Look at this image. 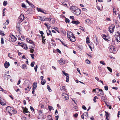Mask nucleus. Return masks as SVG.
Segmentation results:
<instances>
[{"label":"nucleus","instance_id":"nucleus-1","mask_svg":"<svg viewBox=\"0 0 120 120\" xmlns=\"http://www.w3.org/2000/svg\"><path fill=\"white\" fill-rule=\"evenodd\" d=\"M67 36L68 39L71 41L74 42L76 41L75 37L72 33L69 31L67 32Z\"/></svg>","mask_w":120,"mask_h":120},{"label":"nucleus","instance_id":"nucleus-2","mask_svg":"<svg viewBox=\"0 0 120 120\" xmlns=\"http://www.w3.org/2000/svg\"><path fill=\"white\" fill-rule=\"evenodd\" d=\"M5 109H6L7 112L9 113L10 116H11L12 114H14L16 112L15 109L10 106L6 107Z\"/></svg>","mask_w":120,"mask_h":120},{"label":"nucleus","instance_id":"nucleus-3","mask_svg":"<svg viewBox=\"0 0 120 120\" xmlns=\"http://www.w3.org/2000/svg\"><path fill=\"white\" fill-rule=\"evenodd\" d=\"M115 39L117 42H120V34L118 32L115 33Z\"/></svg>","mask_w":120,"mask_h":120},{"label":"nucleus","instance_id":"nucleus-4","mask_svg":"<svg viewBox=\"0 0 120 120\" xmlns=\"http://www.w3.org/2000/svg\"><path fill=\"white\" fill-rule=\"evenodd\" d=\"M44 24L45 25L47 26V29L48 30L50 29V28H51L50 29H54L55 30H57L58 29V28L56 27H51L48 23H44Z\"/></svg>","mask_w":120,"mask_h":120},{"label":"nucleus","instance_id":"nucleus-5","mask_svg":"<svg viewBox=\"0 0 120 120\" xmlns=\"http://www.w3.org/2000/svg\"><path fill=\"white\" fill-rule=\"evenodd\" d=\"M24 16V15L23 14H22L20 15L18 19V21L19 22H21L24 20L25 18Z\"/></svg>","mask_w":120,"mask_h":120},{"label":"nucleus","instance_id":"nucleus-6","mask_svg":"<svg viewBox=\"0 0 120 120\" xmlns=\"http://www.w3.org/2000/svg\"><path fill=\"white\" fill-rule=\"evenodd\" d=\"M9 39L10 41L12 42H15L17 39L13 35H10L9 36Z\"/></svg>","mask_w":120,"mask_h":120},{"label":"nucleus","instance_id":"nucleus-7","mask_svg":"<svg viewBox=\"0 0 120 120\" xmlns=\"http://www.w3.org/2000/svg\"><path fill=\"white\" fill-rule=\"evenodd\" d=\"M109 50L110 52L112 53H114L116 52V50L114 47L111 46L109 48Z\"/></svg>","mask_w":120,"mask_h":120},{"label":"nucleus","instance_id":"nucleus-8","mask_svg":"<svg viewBox=\"0 0 120 120\" xmlns=\"http://www.w3.org/2000/svg\"><path fill=\"white\" fill-rule=\"evenodd\" d=\"M35 47L34 44H32V45H30L29 46V49H30V52L33 53L34 52V49Z\"/></svg>","mask_w":120,"mask_h":120},{"label":"nucleus","instance_id":"nucleus-9","mask_svg":"<svg viewBox=\"0 0 120 120\" xmlns=\"http://www.w3.org/2000/svg\"><path fill=\"white\" fill-rule=\"evenodd\" d=\"M62 96L63 97V98L64 100H67L69 98V96L68 95L65 93H64L62 94Z\"/></svg>","mask_w":120,"mask_h":120},{"label":"nucleus","instance_id":"nucleus-10","mask_svg":"<svg viewBox=\"0 0 120 120\" xmlns=\"http://www.w3.org/2000/svg\"><path fill=\"white\" fill-rule=\"evenodd\" d=\"M80 12L81 11L78 8L77 9L75 10V11L73 12V13L76 15H78L80 14Z\"/></svg>","mask_w":120,"mask_h":120},{"label":"nucleus","instance_id":"nucleus-11","mask_svg":"<svg viewBox=\"0 0 120 120\" xmlns=\"http://www.w3.org/2000/svg\"><path fill=\"white\" fill-rule=\"evenodd\" d=\"M3 76L4 77V79L8 80L10 79L11 77V76L9 75H7L6 74H4Z\"/></svg>","mask_w":120,"mask_h":120},{"label":"nucleus","instance_id":"nucleus-12","mask_svg":"<svg viewBox=\"0 0 120 120\" xmlns=\"http://www.w3.org/2000/svg\"><path fill=\"white\" fill-rule=\"evenodd\" d=\"M6 103V102L4 99L2 98L0 100V104L3 105H5Z\"/></svg>","mask_w":120,"mask_h":120},{"label":"nucleus","instance_id":"nucleus-13","mask_svg":"<svg viewBox=\"0 0 120 120\" xmlns=\"http://www.w3.org/2000/svg\"><path fill=\"white\" fill-rule=\"evenodd\" d=\"M78 8L77 7L74 6H72L70 8V9L71 10L72 12L73 13L76 9Z\"/></svg>","mask_w":120,"mask_h":120},{"label":"nucleus","instance_id":"nucleus-14","mask_svg":"<svg viewBox=\"0 0 120 120\" xmlns=\"http://www.w3.org/2000/svg\"><path fill=\"white\" fill-rule=\"evenodd\" d=\"M4 66L5 68H7L8 67L10 66V64L9 62H7L6 61L4 64Z\"/></svg>","mask_w":120,"mask_h":120},{"label":"nucleus","instance_id":"nucleus-15","mask_svg":"<svg viewBox=\"0 0 120 120\" xmlns=\"http://www.w3.org/2000/svg\"><path fill=\"white\" fill-rule=\"evenodd\" d=\"M115 27L114 25L112 24L111 25L109 26L108 29L109 30H114Z\"/></svg>","mask_w":120,"mask_h":120},{"label":"nucleus","instance_id":"nucleus-16","mask_svg":"<svg viewBox=\"0 0 120 120\" xmlns=\"http://www.w3.org/2000/svg\"><path fill=\"white\" fill-rule=\"evenodd\" d=\"M18 40H19L23 41L24 39L23 38V36H21L20 35H18Z\"/></svg>","mask_w":120,"mask_h":120},{"label":"nucleus","instance_id":"nucleus-17","mask_svg":"<svg viewBox=\"0 0 120 120\" xmlns=\"http://www.w3.org/2000/svg\"><path fill=\"white\" fill-rule=\"evenodd\" d=\"M26 2L28 4H29V5L30 6H31L32 8H35V6L33 4H32L31 3H30V2H29L28 0H26Z\"/></svg>","mask_w":120,"mask_h":120},{"label":"nucleus","instance_id":"nucleus-18","mask_svg":"<svg viewBox=\"0 0 120 120\" xmlns=\"http://www.w3.org/2000/svg\"><path fill=\"white\" fill-rule=\"evenodd\" d=\"M98 96H100L103 95V91L102 89H101L98 92Z\"/></svg>","mask_w":120,"mask_h":120},{"label":"nucleus","instance_id":"nucleus-19","mask_svg":"<svg viewBox=\"0 0 120 120\" xmlns=\"http://www.w3.org/2000/svg\"><path fill=\"white\" fill-rule=\"evenodd\" d=\"M48 20L47 21H50V23H51L52 24L54 23L55 22V21L54 20V19H49L47 18Z\"/></svg>","mask_w":120,"mask_h":120},{"label":"nucleus","instance_id":"nucleus-20","mask_svg":"<svg viewBox=\"0 0 120 120\" xmlns=\"http://www.w3.org/2000/svg\"><path fill=\"white\" fill-rule=\"evenodd\" d=\"M37 83L34 82L33 83V90H35L36 89L37 87Z\"/></svg>","mask_w":120,"mask_h":120},{"label":"nucleus","instance_id":"nucleus-21","mask_svg":"<svg viewBox=\"0 0 120 120\" xmlns=\"http://www.w3.org/2000/svg\"><path fill=\"white\" fill-rule=\"evenodd\" d=\"M61 90L63 91H66V89L64 86H61L60 87Z\"/></svg>","mask_w":120,"mask_h":120},{"label":"nucleus","instance_id":"nucleus-22","mask_svg":"<svg viewBox=\"0 0 120 120\" xmlns=\"http://www.w3.org/2000/svg\"><path fill=\"white\" fill-rule=\"evenodd\" d=\"M27 65L25 64H23L22 65V69H27Z\"/></svg>","mask_w":120,"mask_h":120},{"label":"nucleus","instance_id":"nucleus-23","mask_svg":"<svg viewBox=\"0 0 120 120\" xmlns=\"http://www.w3.org/2000/svg\"><path fill=\"white\" fill-rule=\"evenodd\" d=\"M37 9L38 11L40 12L43 13H45L44 10L41 9L40 8H37Z\"/></svg>","mask_w":120,"mask_h":120},{"label":"nucleus","instance_id":"nucleus-24","mask_svg":"<svg viewBox=\"0 0 120 120\" xmlns=\"http://www.w3.org/2000/svg\"><path fill=\"white\" fill-rule=\"evenodd\" d=\"M72 23L75 24L76 25H77L79 24L80 22L78 21H73L71 22Z\"/></svg>","mask_w":120,"mask_h":120},{"label":"nucleus","instance_id":"nucleus-25","mask_svg":"<svg viewBox=\"0 0 120 120\" xmlns=\"http://www.w3.org/2000/svg\"><path fill=\"white\" fill-rule=\"evenodd\" d=\"M59 63L61 65H62L65 63V61L63 60V59H61L59 61Z\"/></svg>","mask_w":120,"mask_h":120},{"label":"nucleus","instance_id":"nucleus-26","mask_svg":"<svg viewBox=\"0 0 120 120\" xmlns=\"http://www.w3.org/2000/svg\"><path fill=\"white\" fill-rule=\"evenodd\" d=\"M40 33L41 35V36L43 38H45V36L44 34L42 31H40Z\"/></svg>","mask_w":120,"mask_h":120},{"label":"nucleus","instance_id":"nucleus-27","mask_svg":"<svg viewBox=\"0 0 120 120\" xmlns=\"http://www.w3.org/2000/svg\"><path fill=\"white\" fill-rule=\"evenodd\" d=\"M85 23L88 24H91L90 20L89 19H87L85 20Z\"/></svg>","mask_w":120,"mask_h":120},{"label":"nucleus","instance_id":"nucleus-28","mask_svg":"<svg viewBox=\"0 0 120 120\" xmlns=\"http://www.w3.org/2000/svg\"><path fill=\"white\" fill-rule=\"evenodd\" d=\"M47 33L48 35H50L52 36V33L50 30H46Z\"/></svg>","mask_w":120,"mask_h":120},{"label":"nucleus","instance_id":"nucleus-29","mask_svg":"<svg viewBox=\"0 0 120 120\" xmlns=\"http://www.w3.org/2000/svg\"><path fill=\"white\" fill-rule=\"evenodd\" d=\"M83 49V47L82 46L80 45L78 47V49L79 50H82Z\"/></svg>","mask_w":120,"mask_h":120},{"label":"nucleus","instance_id":"nucleus-30","mask_svg":"<svg viewBox=\"0 0 120 120\" xmlns=\"http://www.w3.org/2000/svg\"><path fill=\"white\" fill-rule=\"evenodd\" d=\"M27 41L30 43L31 44H34L32 40L28 39L27 40Z\"/></svg>","mask_w":120,"mask_h":120},{"label":"nucleus","instance_id":"nucleus-31","mask_svg":"<svg viewBox=\"0 0 120 120\" xmlns=\"http://www.w3.org/2000/svg\"><path fill=\"white\" fill-rule=\"evenodd\" d=\"M89 39L88 37H87L86 38V42L87 44L90 43Z\"/></svg>","mask_w":120,"mask_h":120},{"label":"nucleus","instance_id":"nucleus-32","mask_svg":"<svg viewBox=\"0 0 120 120\" xmlns=\"http://www.w3.org/2000/svg\"><path fill=\"white\" fill-rule=\"evenodd\" d=\"M23 111L24 112H25L26 113H28L29 112L28 111V109L27 108H25L23 109Z\"/></svg>","mask_w":120,"mask_h":120},{"label":"nucleus","instance_id":"nucleus-33","mask_svg":"<svg viewBox=\"0 0 120 120\" xmlns=\"http://www.w3.org/2000/svg\"><path fill=\"white\" fill-rule=\"evenodd\" d=\"M88 112H85L84 113L82 114L84 115V116H86V117H88V115H87Z\"/></svg>","mask_w":120,"mask_h":120},{"label":"nucleus","instance_id":"nucleus-34","mask_svg":"<svg viewBox=\"0 0 120 120\" xmlns=\"http://www.w3.org/2000/svg\"><path fill=\"white\" fill-rule=\"evenodd\" d=\"M47 117L49 120H53L52 116L50 115H48L47 116Z\"/></svg>","mask_w":120,"mask_h":120},{"label":"nucleus","instance_id":"nucleus-35","mask_svg":"<svg viewBox=\"0 0 120 120\" xmlns=\"http://www.w3.org/2000/svg\"><path fill=\"white\" fill-rule=\"evenodd\" d=\"M105 113L106 114L105 116H106L109 117V114L108 113V112L105 111Z\"/></svg>","mask_w":120,"mask_h":120},{"label":"nucleus","instance_id":"nucleus-36","mask_svg":"<svg viewBox=\"0 0 120 120\" xmlns=\"http://www.w3.org/2000/svg\"><path fill=\"white\" fill-rule=\"evenodd\" d=\"M46 81L45 80H42L41 81V84L42 85H44L46 83Z\"/></svg>","mask_w":120,"mask_h":120},{"label":"nucleus","instance_id":"nucleus-37","mask_svg":"<svg viewBox=\"0 0 120 120\" xmlns=\"http://www.w3.org/2000/svg\"><path fill=\"white\" fill-rule=\"evenodd\" d=\"M102 36L103 39L105 40H107V39H106V35L105 34H102Z\"/></svg>","mask_w":120,"mask_h":120},{"label":"nucleus","instance_id":"nucleus-38","mask_svg":"<svg viewBox=\"0 0 120 120\" xmlns=\"http://www.w3.org/2000/svg\"><path fill=\"white\" fill-rule=\"evenodd\" d=\"M47 88L48 89V90L49 92H51L52 91V90L50 88V86L49 85H48L47 86Z\"/></svg>","mask_w":120,"mask_h":120},{"label":"nucleus","instance_id":"nucleus-39","mask_svg":"<svg viewBox=\"0 0 120 120\" xmlns=\"http://www.w3.org/2000/svg\"><path fill=\"white\" fill-rule=\"evenodd\" d=\"M48 108L49 109L50 111L52 110H53V108L50 106H48Z\"/></svg>","mask_w":120,"mask_h":120},{"label":"nucleus","instance_id":"nucleus-40","mask_svg":"<svg viewBox=\"0 0 120 120\" xmlns=\"http://www.w3.org/2000/svg\"><path fill=\"white\" fill-rule=\"evenodd\" d=\"M107 68L110 72H112V69L111 68L109 67H107Z\"/></svg>","mask_w":120,"mask_h":120},{"label":"nucleus","instance_id":"nucleus-41","mask_svg":"<svg viewBox=\"0 0 120 120\" xmlns=\"http://www.w3.org/2000/svg\"><path fill=\"white\" fill-rule=\"evenodd\" d=\"M62 31H61V34H66V32L65 30H62Z\"/></svg>","mask_w":120,"mask_h":120},{"label":"nucleus","instance_id":"nucleus-42","mask_svg":"<svg viewBox=\"0 0 120 120\" xmlns=\"http://www.w3.org/2000/svg\"><path fill=\"white\" fill-rule=\"evenodd\" d=\"M1 44H3L4 43V40L3 39V37H2L1 38Z\"/></svg>","mask_w":120,"mask_h":120},{"label":"nucleus","instance_id":"nucleus-43","mask_svg":"<svg viewBox=\"0 0 120 120\" xmlns=\"http://www.w3.org/2000/svg\"><path fill=\"white\" fill-rule=\"evenodd\" d=\"M65 21L67 23H69L70 22L69 20L67 18H65Z\"/></svg>","mask_w":120,"mask_h":120},{"label":"nucleus","instance_id":"nucleus-44","mask_svg":"<svg viewBox=\"0 0 120 120\" xmlns=\"http://www.w3.org/2000/svg\"><path fill=\"white\" fill-rule=\"evenodd\" d=\"M22 6L23 8H26V6L25 4L23 3L22 4Z\"/></svg>","mask_w":120,"mask_h":120},{"label":"nucleus","instance_id":"nucleus-45","mask_svg":"<svg viewBox=\"0 0 120 120\" xmlns=\"http://www.w3.org/2000/svg\"><path fill=\"white\" fill-rule=\"evenodd\" d=\"M8 3L7 1H4L3 3V5L4 6H6L7 4Z\"/></svg>","mask_w":120,"mask_h":120},{"label":"nucleus","instance_id":"nucleus-46","mask_svg":"<svg viewBox=\"0 0 120 120\" xmlns=\"http://www.w3.org/2000/svg\"><path fill=\"white\" fill-rule=\"evenodd\" d=\"M35 64V63L33 61L31 62L30 64L31 66L32 67H33L34 65Z\"/></svg>","mask_w":120,"mask_h":120},{"label":"nucleus","instance_id":"nucleus-47","mask_svg":"<svg viewBox=\"0 0 120 120\" xmlns=\"http://www.w3.org/2000/svg\"><path fill=\"white\" fill-rule=\"evenodd\" d=\"M69 77L68 76H66V81L67 82H68L69 81Z\"/></svg>","mask_w":120,"mask_h":120},{"label":"nucleus","instance_id":"nucleus-48","mask_svg":"<svg viewBox=\"0 0 120 120\" xmlns=\"http://www.w3.org/2000/svg\"><path fill=\"white\" fill-rule=\"evenodd\" d=\"M62 72L63 73V74L64 75L66 76H68V74L67 73H65L64 71H62Z\"/></svg>","mask_w":120,"mask_h":120},{"label":"nucleus","instance_id":"nucleus-49","mask_svg":"<svg viewBox=\"0 0 120 120\" xmlns=\"http://www.w3.org/2000/svg\"><path fill=\"white\" fill-rule=\"evenodd\" d=\"M87 54L88 55V56H90V57L91 58L92 57V55L91 53H88Z\"/></svg>","mask_w":120,"mask_h":120},{"label":"nucleus","instance_id":"nucleus-50","mask_svg":"<svg viewBox=\"0 0 120 120\" xmlns=\"http://www.w3.org/2000/svg\"><path fill=\"white\" fill-rule=\"evenodd\" d=\"M86 62L87 64H90V61L88 59H86Z\"/></svg>","mask_w":120,"mask_h":120},{"label":"nucleus","instance_id":"nucleus-51","mask_svg":"<svg viewBox=\"0 0 120 120\" xmlns=\"http://www.w3.org/2000/svg\"><path fill=\"white\" fill-rule=\"evenodd\" d=\"M0 34L1 35L3 36H5V34L3 32H0Z\"/></svg>","mask_w":120,"mask_h":120},{"label":"nucleus","instance_id":"nucleus-52","mask_svg":"<svg viewBox=\"0 0 120 120\" xmlns=\"http://www.w3.org/2000/svg\"><path fill=\"white\" fill-rule=\"evenodd\" d=\"M100 63L101 64H102L103 65H105V63L104 62V61H101L100 62Z\"/></svg>","mask_w":120,"mask_h":120},{"label":"nucleus","instance_id":"nucleus-53","mask_svg":"<svg viewBox=\"0 0 120 120\" xmlns=\"http://www.w3.org/2000/svg\"><path fill=\"white\" fill-rule=\"evenodd\" d=\"M104 88L106 90H108V87L107 86H104Z\"/></svg>","mask_w":120,"mask_h":120},{"label":"nucleus","instance_id":"nucleus-54","mask_svg":"<svg viewBox=\"0 0 120 120\" xmlns=\"http://www.w3.org/2000/svg\"><path fill=\"white\" fill-rule=\"evenodd\" d=\"M37 68L38 67H37V65H36V66H35L34 68V69H35L36 72H37Z\"/></svg>","mask_w":120,"mask_h":120},{"label":"nucleus","instance_id":"nucleus-55","mask_svg":"<svg viewBox=\"0 0 120 120\" xmlns=\"http://www.w3.org/2000/svg\"><path fill=\"white\" fill-rule=\"evenodd\" d=\"M59 117V116L58 115L55 116V120H58Z\"/></svg>","mask_w":120,"mask_h":120},{"label":"nucleus","instance_id":"nucleus-56","mask_svg":"<svg viewBox=\"0 0 120 120\" xmlns=\"http://www.w3.org/2000/svg\"><path fill=\"white\" fill-rule=\"evenodd\" d=\"M61 42L62 43V44L64 46H67L66 45V44L65 43H64V41H61Z\"/></svg>","mask_w":120,"mask_h":120},{"label":"nucleus","instance_id":"nucleus-57","mask_svg":"<svg viewBox=\"0 0 120 120\" xmlns=\"http://www.w3.org/2000/svg\"><path fill=\"white\" fill-rule=\"evenodd\" d=\"M82 108L84 110L86 109V107L84 105H83L82 106Z\"/></svg>","mask_w":120,"mask_h":120},{"label":"nucleus","instance_id":"nucleus-58","mask_svg":"<svg viewBox=\"0 0 120 120\" xmlns=\"http://www.w3.org/2000/svg\"><path fill=\"white\" fill-rule=\"evenodd\" d=\"M40 17L41 18V20L42 21H47V20H48L47 19H42L41 17Z\"/></svg>","mask_w":120,"mask_h":120},{"label":"nucleus","instance_id":"nucleus-59","mask_svg":"<svg viewBox=\"0 0 120 120\" xmlns=\"http://www.w3.org/2000/svg\"><path fill=\"white\" fill-rule=\"evenodd\" d=\"M16 91L17 92L18 94H20V90L19 89H17L16 90Z\"/></svg>","mask_w":120,"mask_h":120},{"label":"nucleus","instance_id":"nucleus-60","mask_svg":"<svg viewBox=\"0 0 120 120\" xmlns=\"http://www.w3.org/2000/svg\"><path fill=\"white\" fill-rule=\"evenodd\" d=\"M97 8L98 10H100V11H101L100 9V7L98 5L97 6Z\"/></svg>","mask_w":120,"mask_h":120},{"label":"nucleus","instance_id":"nucleus-61","mask_svg":"<svg viewBox=\"0 0 120 120\" xmlns=\"http://www.w3.org/2000/svg\"><path fill=\"white\" fill-rule=\"evenodd\" d=\"M31 87L30 86H28L27 87V91H28L30 90V89Z\"/></svg>","mask_w":120,"mask_h":120},{"label":"nucleus","instance_id":"nucleus-62","mask_svg":"<svg viewBox=\"0 0 120 120\" xmlns=\"http://www.w3.org/2000/svg\"><path fill=\"white\" fill-rule=\"evenodd\" d=\"M56 50L59 53H61V52L59 49H56Z\"/></svg>","mask_w":120,"mask_h":120},{"label":"nucleus","instance_id":"nucleus-63","mask_svg":"<svg viewBox=\"0 0 120 120\" xmlns=\"http://www.w3.org/2000/svg\"><path fill=\"white\" fill-rule=\"evenodd\" d=\"M31 57L33 59H34V55L33 54H30Z\"/></svg>","mask_w":120,"mask_h":120},{"label":"nucleus","instance_id":"nucleus-64","mask_svg":"<svg viewBox=\"0 0 120 120\" xmlns=\"http://www.w3.org/2000/svg\"><path fill=\"white\" fill-rule=\"evenodd\" d=\"M90 119L92 120H94V118L93 116H91Z\"/></svg>","mask_w":120,"mask_h":120}]
</instances>
